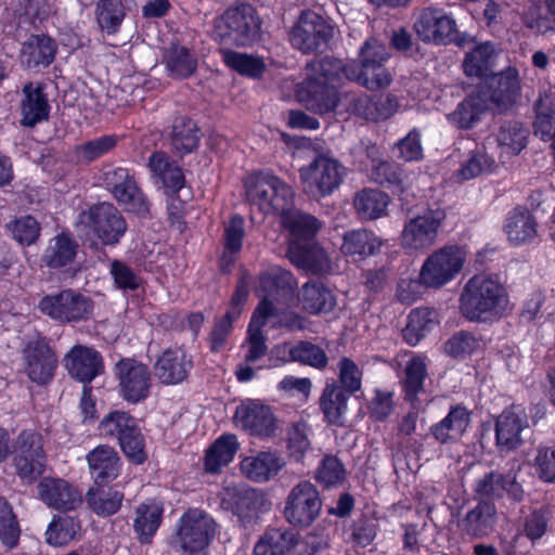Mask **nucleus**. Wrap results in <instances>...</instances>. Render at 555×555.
<instances>
[{
  "mask_svg": "<svg viewBox=\"0 0 555 555\" xmlns=\"http://www.w3.org/2000/svg\"><path fill=\"white\" fill-rule=\"evenodd\" d=\"M343 75L340 61L321 59L309 63L305 69V78L300 83L294 85L286 80L283 89L295 88L298 102L309 111L325 114L334 111L340 102L337 87Z\"/></svg>",
  "mask_w": 555,
  "mask_h": 555,
  "instance_id": "f257e3e1",
  "label": "nucleus"
},
{
  "mask_svg": "<svg viewBox=\"0 0 555 555\" xmlns=\"http://www.w3.org/2000/svg\"><path fill=\"white\" fill-rule=\"evenodd\" d=\"M507 304V294L500 278L486 272L472 276L460 296V309L470 321L498 320L504 314Z\"/></svg>",
  "mask_w": 555,
  "mask_h": 555,
  "instance_id": "f03ea898",
  "label": "nucleus"
},
{
  "mask_svg": "<svg viewBox=\"0 0 555 555\" xmlns=\"http://www.w3.org/2000/svg\"><path fill=\"white\" fill-rule=\"evenodd\" d=\"M297 286V281L294 275L280 267H271L264 272L261 273L258 280V285L256 287V293L260 301L267 299L272 307L271 314L267 318L269 319L276 318V322L274 324H279L289 330H302L306 325V320L301 315L293 312H285L281 315L276 314V307L273 301L284 302L287 300L295 287Z\"/></svg>",
  "mask_w": 555,
  "mask_h": 555,
  "instance_id": "7ed1b4c3",
  "label": "nucleus"
},
{
  "mask_svg": "<svg viewBox=\"0 0 555 555\" xmlns=\"http://www.w3.org/2000/svg\"><path fill=\"white\" fill-rule=\"evenodd\" d=\"M215 533L212 517L202 509L190 508L177 521L172 544L182 555H207Z\"/></svg>",
  "mask_w": 555,
  "mask_h": 555,
  "instance_id": "20e7f679",
  "label": "nucleus"
},
{
  "mask_svg": "<svg viewBox=\"0 0 555 555\" xmlns=\"http://www.w3.org/2000/svg\"><path fill=\"white\" fill-rule=\"evenodd\" d=\"M246 196L266 215H281L292 207L294 192L279 177L269 172L253 173L245 180Z\"/></svg>",
  "mask_w": 555,
  "mask_h": 555,
  "instance_id": "39448f33",
  "label": "nucleus"
},
{
  "mask_svg": "<svg viewBox=\"0 0 555 555\" xmlns=\"http://www.w3.org/2000/svg\"><path fill=\"white\" fill-rule=\"evenodd\" d=\"M388 56L384 43L374 38L369 39L360 52L361 67L354 64L343 65V75L371 90L386 88L392 80L391 74L383 65Z\"/></svg>",
  "mask_w": 555,
  "mask_h": 555,
  "instance_id": "423d86ee",
  "label": "nucleus"
},
{
  "mask_svg": "<svg viewBox=\"0 0 555 555\" xmlns=\"http://www.w3.org/2000/svg\"><path fill=\"white\" fill-rule=\"evenodd\" d=\"M467 260V251L457 245L443 246L433 251L420 269V279L426 288L439 289L454 281Z\"/></svg>",
  "mask_w": 555,
  "mask_h": 555,
  "instance_id": "0eeeda50",
  "label": "nucleus"
},
{
  "mask_svg": "<svg viewBox=\"0 0 555 555\" xmlns=\"http://www.w3.org/2000/svg\"><path fill=\"white\" fill-rule=\"evenodd\" d=\"M300 184L307 194L325 197L341 184L346 168L336 158L318 154L298 170Z\"/></svg>",
  "mask_w": 555,
  "mask_h": 555,
  "instance_id": "6e6552de",
  "label": "nucleus"
},
{
  "mask_svg": "<svg viewBox=\"0 0 555 555\" xmlns=\"http://www.w3.org/2000/svg\"><path fill=\"white\" fill-rule=\"evenodd\" d=\"M259 27L255 9L249 4H242L228 9L216 18L212 35L223 43L246 46L257 37Z\"/></svg>",
  "mask_w": 555,
  "mask_h": 555,
  "instance_id": "1a4fd4ad",
  "label": "nucleus"
},
{
  "mask_svg": "<svg viewBox=\"0 0 555 555\" xmlns=\"http://www.w3.org/2000/svg\"><path fill=\"white\" fill-rule=\"evenodd\" d=\"M413 30L418 40L435 46L450 44L459 37L454 16L436 7H426L414 13Z\"/></svg>",
  "mask_w": 555,
  "mask_h": 555,
  "instance_id": "9d476101",
  "label": "nucleus"
},
{
  "mask_svg": "<svg viewBox=\"0 0 555 555\" xmlns=\"http://www.w3.org/2000/svg\"><path fill=\"white\" fill-rule=\"evenodd\" d=\"M38 308L53 320L76 322L91 317L93 301L81 293L65 289L59 294L44 296L39 301Z\"/></svg>",
  "mask_w": 555,
  "mask_h": 555,
  "instance_id": "9b49d317",
  "label": "nucleus"
},
{
  "mask_svg": "<svg viewBox=\"0 0 555 555\" xmlns=\"http://www.w3.org/2000/svg\"><path fill=\"white\" fill-rule=\"evenodd\" d=\"M271 312L272 307L269 301L264 299L260 301L253 314L248 327V338L245 345H243L245 363L241 364L236 371V376L241 382L250 380L254 377V370L263 367L262 364L258 363L267 350L260 330L267 323V318Z\"/></svg>",
  "mask_w": 555,
  "mask_h": 555,
  "instance_id": "f8f14e48",
  "label": "nucleus"
},
{
  "mask_svg": "<svg viewBox=\"0 0 555 555\" xmlns=\"http://www.w3.org/2000/svg\"><path fill=\"white\" fill-rule=\"evenodd\" d=\"M57 359L40 334L31 335L22 348V366L27 377L39 385L48 383L56 369Z\"/></svg>",
  "mask_w": 555,
  "mask_h": 555,
  "instance_id": "ddd939ff",
  "label": "nucleus"
},
{
  "mask_svg": "<svg viewBox=\"0 0 555 555\" xmlns=\"http://www.w3.org/2000/svg\"><path fill=\"white\" fill-rule=\"evenodd\" d=\"M103 180L117 202L130 212L145 216L150 211V203L138 186L134 173L122 167L112 168L104 172Z\"/></svg>",
  "mask_w": 555,
  "mask_h": 555,
  "instance_id": "4468645a",
  "label": "nucleus"
},
{
  "mask_svg": "<svg viewBox=\"0 0 555 555\" xmlns=\"http://www.w3.org/2000/svg\"><path fill=\"white\" fill-rule=\"evenodd\" d=\"M444 219L443 210L426 209L410 218L401 232V245L409 251H423L435 244Z\"/></svg>",
  "mask_w": 555,
  "mask_h": 555,
  "instance_id": "2eb2a0df",
  "label": "nucleus"
},
{
  "mask_svg": "<svg viewBox=\"0 0 555 555\" xmlns=\"http://www.w3.org/2000/svg\"><path fill=\"white\" fill-rule=\"evenodd\" d=\"M14 466L18 477L25 482H33L44 470L46 455L41 435L24 430L14 447Z\"/></svg>",
  "mask_w": 555,
  "mask_h": 555,
  "instance_id": "dca6fc26",
  "label": "nucleus"
},
{
  "mask_svg": "<svg viewBox=\"0 0 555 555\" xmlns=\"http://www.w3.org/2000/svg\"><path fill=\"white\" fill-rule=\"evenodd\" d=\"M321 508L317 487L310 481H300L289 491L284 514L291 524L308 527L319 517Z\"/></svg>",
  "mask_w": 555,
  "mask_h": 555,
  "instance_id": "f3484780",
  "label": "nucleus"
},
{
  "mask_svg": "<svg viewBox=\"0 0 555 555\" xmlns=\"http://www.w3.org/2000/svg\"><path fill=\"white\" fill-rule=\"evenodd\" d=\"M120 397L130 403L146 399L152 385L151 371L144 363L134 359H121L115 365Z\"/></svg>",
  "mask_w": 555,
  "mask_h": 555,
  "instance_id": "a211bd4d",
  "label": "nucleus"
},
{
  "mask_svg": "<svg viewBox=\"0 0 555 555\" xmlns=\"http://www.w3.org/2000/svg\"><path fill=\"white\" fill-rule=\"evenodd\" d=\"M333 31L331 24L319 14L304 12L291 33V42L302 52L323 50Z\"/></svg>",
  "mask_w": 555,
  "mask_h": 555,
  "instance_id": "6ab92c4d",
  "label": "nucleus"
},
{
  "mask_svg": "<svg viewBox=\"0 0 555 555\" xmlns=\"http://www.w3.org/2000/svg\"><path fill=\"white\" fill-rule=\"evenodd\" d=\"M234 425L259 438H268L275 434L278 421L270 406L259 400L247 399L236 406Z\"/></svg>",
  "mask_w": 555,
  "mask_h": 555,
  "instance_id": "aec40b11",
  "label": "nucleus"
},
{
  "mask_svg": "<svg viewBox=\"0 0 555 555\" xmlns=\"http://www.w3.org/2000/svg\"><path fill=\"white\" fill-rule=\"evenodd\" d=\"M80 219L81 222L88 223L103 244H116L127 229L119 211L108 203L91 207Z\"/></svg>",
  "mask_w": 555,
  "mask_h": 555,
  "instance_id": "412c9836",
  "label": "nucleus"
},
{
  "mask_svg": "<svg viewBox=\"0 0 555 555\" xmlns=\"http://www.w3.org/2000/svg\"><path fill=\"white\" fill-rule=\"evenodd\" d=\"M528 427L527 414L522 406L513 405L503 411L495 425L499 448L507 451L518 448L524 441L522 431Z\"/></svg>",
  "mask_w": 555,
  "mask_h": 555,
  "instance_id": "4be33fe9",
  "label": "nucleus"
},
{
  "mask_svg": "<svg viewBox=\"0 0 555 555\" xmlns=\"http://www.w3.org/2000/svg\"><path fill=\"white\" fill-rule=\"evenodd\" d=\"M280 216L282 227L287 233V256L292 254L295 245L298 249L307 247L320 229V222L313 216L292 209V207Z\"/></svg>",
  "mask_w": 555,
  "mask_h": 555,
  "instance_id": "5701e85b",
  "label": "nucleus"
},
{
  "mask_svg": "<svg viewBox=\"0 0 555 555\" xmlns=\"http://www.w3.org/2000/svg\"><path fill=\"white\" fill-rule=\"evenodd\" d=\"M500 111L512 107L520 95V80L518 70L509 67L490 78L488 89L479 91Z\"/></svg>",
  "mask_w": 555,
  "mask_h": 555,
  "instance_id": "b1692460",
  "label": "nucleus"
},
{
  "mask_svg": "<svg viewBox=\"0 0 555 555\" xmlns=\"http://www.w3.org/2000/svg\"><path fill=\"white\" fill-rule=\"evenodd\" d=\"M358 168L377 183H397L399 181L395 167L382 158L375 144H361L353 150Z\"/></svg>",
  "mask_w": 555,
  "mask_h": 555,
  "instance_id": "393cba45",
  "label": "nucleus"
},
{
  "mask_svg": "<svg viewBox=\"0 0 555 555\" xmlns=\"http://www.w3.org/2000/svg\"><path fill=\"white\" fill-rule=\"evenodd\" d=\"M285 464V459L281 453L268 450L243 457L240 462V469L247 479L262 483L274 478Z\"/></svg>",
  "mask_w": 555,
  "mask_h": 555,
  "instance_id": "a878e982",
  "label": "nucleus"
},
{
  "mask_svg": "<svg viewBox=\"0 0 555 555\" xmlns=\"http://www.w3.org/2000/svg\"><path fill=\"white\" fill-rule=\"evenodd\" d=\"M66 367L73 377L87 385L102 373L103 360L95 349L75 346L66 356Z\"/></svg>",
  "mask_w": 555,
  "mask_h": 555,
  "instance_id": "bb28decb",
  "label": "nucleus"
},
{
  "mask_svg": "<svg viewBox=\"0 0 555 555\" xmlns=\"http://www.w3.org/2000/svg\"><path fill=\"white\" fill-rule=\"evenodd\" d=\"M57 46L46 35L30 36L21 48V64L29 69L48 67L55 59Z\"/></svg>",
  "mask_w": 555,
  "mask_h": 555,
  "instance_id": "cd10ccee",
  "label": "nucleus"
},
{
  "mask_svg": "<svg viewBox=\"0 0 555 555\" xmlns=\"http://www.w3.org/2000/svg\"><path fill=\"white\" fill-rule=\"evenodd\" d=\"M319 409L327 425L344 426L348 412V395L335 382L327 380L319 398Z\"/></svg>",
  "mask_w": 555,
  "mask_h": 555,
  "instance_id": "c85d7f7f",
  "label": "nucleus"
},
{
  "mask_svg": "<svg viewBox=\"0 0 555 555\" xmlns=\"http://www.w3.org/2000/svg\"><path fill=\"white\" fill-rule=\"evenodd\" d=\"M149 168L154 183L165 193L173 195L184 185V176L180 167L170 162L164 152H154L149 158Z\"/></svg>",
  "mask_w": 555,
  "mask_h": 555,
  "instance_id": "c756f323",
  "label": "nucleus"
},
{
  "mask_svg": "<svg viewBox=\"0 0 555 555\" xmlns=\"http://www.w3.org/2000/svg\"><path fill=\"white\" fill-rule=\"evenodd\" d=\"M191 367L192 361L183 349H168L158 358L155 374L162 383L175 385L186 378Z\"/></svg>",
  "mask_w": 555,
  "mask_h": 555,
  "instance_id": "7c9ffc66",
  "label": "nucleus"
},
{
  "mask_svg": "<svg viewBox=\"0 0 555 555\" xmlns=\"http://www.w3.org/2000/svg\"><path fill=\"white\" fill-rule=\"evenodd\" d=\"M163 515L164 506L158 501L149 500L137 506L132 527L141 544H150L152 542L162 525Z\"/></svg>",
  "mask_w": 555,
  "mask_h": 555,
  "instance_id": "2f4dec72",
  "label": "nucleus"
},
{
  "mask_svg": "<svg viewBox=\"0 0 555 555\" xmlns=\"http://www.w3.org/2000/svg\"><path fill=\"white\" fill-rule=\"evenodd\" d=\"M38 495L48 506L73 509L80 502V494L63 479L43 478L38 483Z\"/></svg>",
  "mask_w": 555,
  "mask_h": 555,
  "instance_id": "473e14b6",
  "label": "nucleus"
},
{
  "mask_svg": "<svg viewBox=\"0 0 555 555\" xmlns=\"http://www.w3.org/2000/svg\"><path fill=\"white\" fill-rule=\"evenodd\" d=\"M90 473L98 486L114 480L120 469L119 456L114 448L99 446L87 455Z\"/></svg>",
  "mask_w": 555,
  "mask_h": 555,
  "instance_id": "72a5a7b5",
  "label": "nucleus"
},
{
  "mask_svg": "<svg viewBox=\"0 0 555 555\" xmlns=\"http://www.w3.org/2000/svg\"><path fill=\"white\" fill-rule=\"evenodd\" d=\"M248 282L247 278L243 276L232 295L229 309L223 319L219 320L211 332V346L217 350L223 346L230 331L232 323L238 319L243 311V307L248 297Z\"/></svg>",
  "mask_w": 555,
  "mask_h": 555,
  "instance_id": "f704fd0d",
  "label": "nucleus"
},
{
  "mask_svg": "<svg viewBox=\"0 0 555 555\" xmlns=\"http://www.w3.org/2000/svg\"><path fill=\"white\" fill-rule=\"evenodd\" d=\"M300 308L310 314H321L332 311L336 305V298L331 289L317 281L307 282L297 294Z\"/></svg>",
  "mask_w": 555,
  "mask_h": 555,
  "instance_id": "c9c22d12",
  "label": "nucleus"
},
{
  "mask_svg": "<svg viewBox=\"0 0 555 555\" xmlns=\"http://www.w3.org/2000/svg\"><path fill=\"white\" fill-rule=\"evenodd\" d=\"M533 215L525 208H515L506 217L504 232L513 245L530 244L538 234Z\"/></svg>",
  "mask_w": 555,
  "mask_h": 555,
  "instance_id": "e433bc0d",
  "label": "nucleus"
},
{
  "mask_svg": "<svg viewBox=\"0 0 555 555\" xmlns=\"http://www.w3.org/2000/svg\"><path fill=\"white\" fill-rule=\"evenodd\" d=\"M440 324L438 310L428 307L413 309L403 330L404 340L416 346L424 337L437 328Z\"/></svg>",
  "mask_w": 555,
  "mask_h": 555,
  "instance_id": "4c0bfd02",
  "label": "nucleus"
},
{
  "mask_svg": "<svg viewBox=\"0 0 555 555\" xmlns=\"http://www.w3.org/2000/svg\"><path fill=\"white\" fill-rule=\"evenodd\" d=\"M22 124L33 127L49 117L50 105L39 83H27L23 88Z\"/></svg>",
  "mask_w": 555,
  "mask_h": 555,
  "instance_id": "58836bf2",
  "label": "nucleus"
},
{
  "mask_svg": "<svg viewBox=\"0 0 555 555\" xmlns=\"http://www.w3.org/2000/svg\"><path fill=\"white\" fill-rule=\"evenodd\" d=\"M476 492L485 498H501L506 494L514 501H520L524 494L521 486L511 473L506 476L499 473L486 475L477 482Z\"/></svg>",
  "mask_w": 555,
  "mask_h": 555,
  "instance_id": "ea45409f",
  "label": "nucleus"
},
{
  "mask_svg": "<svg viewBox=\"0 0 555 555\" xmlns=\"http://www.w3.org/2000/svg\"><path fill=\"white\" fill-rule=\"evenodd\" d=\"M470 422L466 408L457 405L448 415L431 427V434L440 443L454 442L466 431Z\"/></svg>",
  "mask_w": 555,
  "mask_h": 555,
  "instance_id": "a19ab883",
  "label": "nucleus"
},
{
  "mask_svg": "<svg viewBox=\"0 0 555 555\" xmlns=\"http://www.w3.org/2000/svg\"><path fill=\"white\" fill-rule=\"evenodd\" d=\"M288 258L297 268L311 273H326L332 269L330 255L313 241L300 249L295 245Z\"/></svg>",
  "mask_w": 555,
  "mask_h": 555,
  "instance_id": "79ce46f5",
  "label": "nucleus"
},
{
  "mask_svg": "<svg viewBox=\"0 0 555 555\" xmlns=\"http://www.w3.org/2000/svg\"><path fill=\"white\" fill-rule=\"evenodd\" d=\"M495 522V506L492 503L482 502L467 513L460 522V528L467 535L483 537L493 531Z\"/></svg>",
  "mask_w": 555,
  "mask_h": 555,
  "instance_id": "37998d69",
  "label": "nucleus"
},
{
  "mask_svg": "<svg viewBox=\"0 0 555 555\" xmlns=\"http://www.w3.org/2000/svg\"><path fill=\"white\" fill-rule=\"evenodd\" d=\"M240 443L233 434L220 436L207 450L204 457V467L208 473H218L228 466L234 459Z\"/></svg>",
  "mask_w": 555,
  "mask_h": 555,
  "instance_id": "c03bdc74",
  "label": "nucleus"
},
{
  "mask_svg": "<svg viewBox=\"0 0 555 555\" xmlns=\"http://www.w3.org/2000/svg\"><path fill=\"white\" fill-rule=\"evenodd\" d=\"M489 105L487 99L481 93L469 95L461 102L456 109L447 116L449 122L461 129L474 127L481 117L488 112Z\"/></svg>",
  "mask_w": 555,
  "mask_h": 555,
  "instance_id": "a18cd8bd",
  "label": "nucleus"
},
{
  "mask_svg": "<svg viewBox=\"0 0 555 555\" xmlns=\"http://www.w3.org/2000/svg\"><path fill=\"white\" fill-rule=\"evenodd\" d=\"M528 130L518 122L503 125L498 134L499 158L505 163L518 155L527 144Z\"/></svg>",
  "mask_w": 555,
  "mask_h": 555,
  "instance_id": "49530a36",
  "label": "nucleus"
},
{
  "mask_svg": "<svg viewBox=\"0 0 555 555\" xmlns=\"http://www.w3.org/2000/svg\"><path fill=\"white\" fill-rule=\"evenodd\" d=\"M382 244V240L375 233L364 229L353 230L344 235L341 253L364 259L377 253Z\"/></svg>",
  "mask_w": 555,
  "mask_h": 555,
  "instance_id": "de8ad7c7",
  "label": "nucleus"
},
{
  "mask_svg": "<svg viewBox=\"0 0 555 555\" xmlns=\"http://www.w3.org/2000/svg\"><path fill=\"white\" fill-rule=\"evenodd\" d=\"M297 544L292 530L269 529L254 546L253 555H284Z\"/></svg>",
  "mask_w": 555,
  "mask_h": 555,
  "instance_id": "09e8293b",
  "label": "nucleus"
},
{
  "mask_svg": "<svg viewBox=\"0 0 555 555\" xmlns=\"http://www.w3.org/2000/svg\"><path fill=\"white\" fill-rule=\"evenodd\" d=\"M218 498L223 509L241 515L251 508L255 493L243 483L225 480L218 492Z\"/></svg>",
  "mask_w": 555,
  "mask_h": 555,
  "instance_id": "8fccbe9b",
  "label": "nucleus"
},
{
  "mask_svg": "<svg viewBox=\"0 0 555 555\" xmlns=\"http://www.w3.org/2000/svg\"><path fill=\"white\" fill-rule=\"evenodd\" d=\"M389 197L376 189H364L357 193L353 206L362 219L373 220L385 215Z\"/></svg>",
  "mask_w": 555,
  "mask_h": 555,
  "instance_id": "3c124183",
  "label": "nucleus"
},
{
  "mask_svg": "<svg viewBox=\"0 0 555 555\" xmlns=\"http://www.w3.org/2000/svg\"><path fill=\"white\" fill-rule=\"evenodd\" d=\"M221 55L225 65L240 75L256 79L264 72L266 64L259 56L227 49L221 50Z\"/></svg>",
  "mask_w": 555,
  "mask_h": 555,
  "instance_id": "603ef678",
  "label": "nucleus"
},
{
  "mask_svg": "<svg viewBox=\"0 0 555 555\" xmlns=\"http://www.w3.org/2000/svg\"><path fill=\"white\" fill-rule=\"evenodd\" d=\"M494 47L490 42L476 44L463 62L464 73L469 77H482L488 74L493 64Z\"/></svg>",
  "mask_w": 555,
  "mask_h": 555,
  "instance_id": "864d4df0",
  "label": "nucleus"
},
{
  "mask_svg": "<svg viewBox=\"0 0 555 555\" xmlns=\"http://www.w3.org/2000/svg\"><path fill=\"white\" fill-rule=\"evenodd\" d=\"M77 250V244L67 234L52 238L46 250L44 260L50 268H60L70 263Z\"/></svg>",
  "mask_w": 555,
  "mask_h": 555,
  "instance_id": "5fc2aeb1",
  "label": "nucleus"
},
{
  "mask_svg": "<svg viewBox=\"0 0 555 555\" xmlns=\"http://www.w3.org/2000/svg\"><path fill=\"white\" fill-rule=\"evenodd\" d=\"M171 144L181 153H190L198 144V129L195 122L186 117L175 119L171 131Z\"/></svg>",
  "mask_w": 555,
  "mask_h": 555,
  "instance_id": "6e6d98bb",
  "label": "nucleus"
},
{
  "mask_svg": "<svg viewBox=\"0 0 555 555\" xmlns=\"http://www.w3.org/2000/svg\"><path fill=\"white\" fill-rule=\"evenodd\" d=\"M165 64L173 78H186L195 72L197 61L186 48L173 46L165 55Z\"/></svg>",
  "mask_w": 555,
  "mask_h": 555,
  "instance_id": "4d7b16f0",
  "label": "nucleus"
},
{
  "mask_svg": "<svg viewBox=\"0 0 555 555\" xmlns=\"http://www.w3.org/2000/svg\"><path fill=\"white\" fill-rule=\"evenodd\" d=\"M131 0H101L96 7V18L100 27L114 33L120 26Z\"/></svg>",
  "mask_w": 555,
  "mask_h": 555,
  "instance_id": "13d9d810",
  "label": "nucleus"
},
{
  "mask_svg": "<svg viewBox=\"0 0 555 555\" xmlns=\"http://www.w3.org/2000/svg\"><path fill=\"white\" fill-rule=\"evenodd\" d=\"M496 167L495 159L487 153L486 147H478L457 170L456 179L466 181L482 173H492Z\"/></svg>",
  "mask_w": 555,
  "mask_h": 555,
  "instance_id": "bf43d9fd",
  "label": "nucleus"
},
{
  "mask_svg": "<svg viewBox=\"0 0 555 555\" xmlns=\"http://www.w3.org/2000/svg\"><path fill=\"white\" fill-rule=\"evenodd\" d=\"M122 498V493L112 489H90L87 493L88 504L100 516H109L117 513L121 506Z\"/></svg>",
  "mask_w": 555,
  "mask_h": 555,
  "instance_id": "052dcab7",
  "label": "nucleus"
},
{
  "mask_svg": "<svg viewBox=\"0 0 555 555\" xmlns=\"http://www.w3.org/2000/svg\"><path fill=\"white\" fill-rule=\"evenodd\" d=\"M427 373V361L424 356H413L405 365L404 388L410 401L423 390L424 379Z\"/></svg>",
  "mask_w": 555,
  "mask_h": 555,
  "instance_id": "680f3d73",
  "label": "nucleus"
},
{
  "mask_svg": "<svg viewBox=\"0 0 555 555\" xmlns=\"http://www.w3.org/2000/svg\"><path fill=\"white\" fill-rule=\"evenodd\" d=\"M483 341L469 332L453 335L444 345V351L452 358L465 359L483 348Z\"/></svg>",
  "mask_w": 555,
  "mask_h": 555,
  "instance_id": "e2e57ef3",
  "label": "nucleus"
},
{
  "mask_svg": "<svg viewBox=\"0 0 555 555\" xmlns=\"http://www.w3.org/2000/svg\"><path fill=\"white\" fill-rule=\"evenodd\" d=\"M79 529L78 521L73 517L54 518L46 532L47 542L54 546L66 545L76 537Z\"/></svg>",
  "mask_w": 555,
  "mask_h": 555,
  "instance_id": "0e129e2a",
  "label": "nucleus"
},
{
  "mask_svg": "<svg viewBox=\"0 0 555 555\" xmlns=\"http://www.w3.org/2000/svg\"><path fill=\"white\" fill-rule=\"evenodd\" d=\"M138 424L133 417L122 411L108 413L100 423L99 430L102 436L117 437L120 441L122 436H127Z\"/></svg>",
  "mask_w": 555,
  "mask_h": 555,
  "instance_id": "69168bd1",
  "label": "nucleus"
},
{
  "mask_svg": "<svg viewBox=\"0 0 555 555\" xmlns=\"http://www.w3.org/2000/svg\"><path fill=\"white\" fill-rule=\"evenodd\" d=\"M21 535V528L15 515L9 504L0 502V541L9 548L17 545Z\"/></svg>",
  "mask_w": 555,
  "mask_h": 555,
  "instance_id": "338daca9",
  "label": "nucleus"
},
{
  "mask_svg": "<svg viewBox=\"0 0 555 555\" xmlns=\"http://www.w3.org/2000/svg\"><path fill=\"white\" fill-rule=\"evenodd\" d=\"M292 360L322 370L327 365L325 351L311 343L301 341L292 350Z\"/></svg>",
  "mask_w": 555,
  "mask_h": 555,
  "instance_id": "774afa93",
  "label": "nucleus"
}]
</instances>
